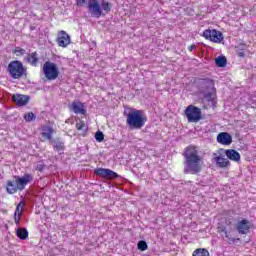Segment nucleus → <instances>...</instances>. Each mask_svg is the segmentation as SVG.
<instances>
[{"mask_svg":"<svg viewBox=\"0 0 256 256\" xmlns=\"http://www.w3.org/2000/svg\"><path fill=\"white\" fill-rule=\"evenodd\" d=\"M35 169L36 171H43V169H45V164H43L42 162H39L36 164Z\"/></svg>","mask_w":256,"mask_h":256,"instance_id":"obj_31","label":"nucleus"},{"mask_svg":"<svg viewBox=\"0 0 256 256\" xmlns=\"http://www.w3.org/2000/svg\"><path fill=\"white\" fill-rule=\"evenodd\" d=\"M188 123H199L201 121V110L199 107L189 105L185 110Z\"/></svg>","mask_w":256,"mask_h":256,"instance_id":"obj_8","label":"nucleus"},{"mask_svg":"<svg viewBox=\"0 0 256 256\" xmlns=\"http://www.w3.org/2000/svg\"><path fill=\"white\" fill-rule=\"evenodd\" d=\"M126 123L130 129H141L147 123V116L143 111L133 109L127 114Z\"/></svg>","mask_w":256,"mask_h":256,"instance_id":"obj_4","label":"nucleus"},{"mask_svg":"<svg viewBox=\"0 0 256 256\" xmlns=\"http://www.w3.org/2000/svg\"><path fill=\"white\" fill-rule=\"evenodd\" d=\"M192 256H210V254L209 250L205 248H198L193 252Z\"/></svg>","mask_w":256,"mask_h":256,"instance_id":"obj_24","label":"nucleus"},{"mask_svg":"<svg viewBox=\"0 0 256 256\" xmlns=\"http://www.w3.org/2000/svg\"><path fill=\"white\" fill-rule=\"evenodd\" d=\"M55 133V129L52 128L51 125H44L41 127V137L42 141H53V134Z\"/></svg>","mask_w":256,"mask_h":256,"instance_id":"obj_12","label":"nucleus"},{"mask_svg":"<svg viewBox=\"0 0 256 256\" xmlns=\"http://www.w3.org/2000/svg\"><path fill=\"white\" fill-rule=\"evenodd\" d=\"M27 62L32 65V67H37V65H39V56L37 55V52L28 54Z\"/></svg>","mask_w":256,"mask_h":256,"instance_id":"obj_19","label":"nucleus"},{"mask_svg":"<svg viewBox=\"0 0 256 256\" xmlns=\"http://www.w3.org/2000/svg\"><path fill=\"white\" fill-rule=\"evenodd\" d=\"M236 229L240 235H247L251 229V222L247 219L240 220L236 225Z\"/></svg>","mask_w":256,"mask_h":256,"instance_id":"obj_13","label":"nucleus"},{"mask_svg":"<svg viewBox=\"0 0 256 256\" xmlns=\"http://www.w3.org/2000/svg\"><path fill=\"white\" fill-rule=\"evenodd\" d=\"M217 141L220 145H231L233 143V137L227 132H221L217 136Z\"/></svg>","mask_w":256,"mask_h":256,"instance_id":"obj_16","label":"nucleus"},{"mask_svg":"<svg viewBox=\"0 0 256 256\" xmlns=\"http://www.w3.org/2000/svg\"><path fill=\"white\" fill-rule=\"evenodd\" d=\"M88 11L92 17H105L111 12V3L106 0H90L88 2Z\"/></svg>","mask_w":256,"mask_h":256,"instance_id":"obj_3","label":"nucleus"},{"mask_svg":"<svg viewBox=\"0 0 256 256\" xmlns=\"http://www.w3.org/2000/svg\"><path fill=\"white\" fill-rule=\"evenodd\" d=\"M204 99H206L208 102L215 101V92H207L204 94Z\"/></svg>","mask_w":256,"mask_h":256,"instance_id":"obj_27","label":"nucleus"},{"mask_svg":"<svg viewBox=\"0 0 256 256\" xmlns=\"http://www.w3.org/2000/svg\"><path fill=\"white\" fill-rule=\"evenodd\" d=\"M185 172L195 175L201 173L203 167V156L199 155V150L195 146H189L184 151Z\"/></svg>","mask_w":256,"mask_h":256,"instance_id":"obj_1","label":"nucleus"},{"mask_svg":"<svg viewBox=\"0 0 256 256\" xmlns=\"http://www.w3.org/2000/svg\"><path fill=\"white\" fill-rule=\"evenodd\" d=\"M57 43L59 47H67L71 43V37L62 30L58 33Z\"/></svg>","mask_w":256,"mask_h":256,"instance_id":"obj_15","label":"nucleus"},{"mask_svg":"<svg viewBox=\"0 0 256 256\" xmlns=\"http://www.w3.org/2000/svg\"><path fill=\"white\" fill-rule=\"evenodd\" d=\"M33 181V175L26 173L22 177L14 176L13 180H8L6 183V191L9 195H14L17 191H23L29 183Z\"/></svg>","mask_w":256,"mask_h":256,"instance_id":"obj_2","label":"nucleus"},{"mask_svg":"<svg viewBox=\"0 0 256 256\" xmlns=\"http://www.w3.org/2000/svg\"><path fill=\"white\" fill-rule=\"evenodd\" d=\"M50 145H53L55 151L61 152L65 149V144L60 140H52Z\"/></svg>","mask_w":256,"mask_h":256,"instance_id":"obj_22","label":"nucleus"},{"mask_svg":"<svg viewBox=\"0 0 256 256\" xmlns=\"http://www.w3.org/2000/svg\"><path fill=\"white\" fill-rule=\"evenodd\" d=\"M76 129H78V131H83V129H85V124L83 122L77 123Z\"/></svg>","mask_w":256,"mask_h":256,"instance_id":"obj_33","label":"nucleus"},{"mask_svg":"<svg viewBox=\"0 0 256 256\" xmlns=\"http://www.w3.org/2000/svg\"><path fill=\"white\" fill-rule=\"evenodd\" d=\"M76 4L78 7H83V5H87V0H76Z\"/></svg>","mask_w":256,"mask_h":256,"instance_id":"obj_34","label":"nucleus"},{"mask_svg":"<svg viewBox=\"0 0 256 256\" xmlns=\"http://www.w3.org/2000/svg\"><path fill=\"white\" fill-rule=\"evenodd\" d=\"M193 49H195V45L194 44H192L191 46L188 47L189 51H193Z\"/></svg>","mask_w":256,"mask_h":256,"instance_id":"obj_35","label":"nucleus"},{"mask_svg":"<svg viewBox=\"0 0 256 256\" xmlns=\"http://www.w3.org/2000/svg\"><path fill=\"white\" fill-rule=\"evenodd\" d=\"M16 235H17L18 239L25 241V239H28V237H29V231H27V228H17Z\"/></svg>","mask_w":256,"mask_h":256,"instance_id":"obj_20","label":"nucleus"},{"mask_svg":"<svg viewBox=\"0 0 256 256\" xmlns=\"http://www.w3.org/2000/svg\"><path fill=\"white\" fill-rule=\"evenodd\" d=\"M8 73L12 79H21L27 73V69L23 66V62L14 60L8 64Z\"/></svg>","mask_w":256,"mask_h":256,"instance_id":"obj_5","label":"nucleus"},{"mask_svg":"<svg viewBox=\"0 0 256 256\" xmlns=\"http://www.w3.org/2000/svg\"><path fill=\"white\" fill-rule=\"evenodd\" d=\"M69 108L73 113L76 115H85L87 113V110L85 109V104L79 102V101H74L70 104Z\"/></svg>","mask_w":256,"mask_h":256,"instance_id":"obj_14","label":"nucleus"},{"mask_svg":"<svg viewBox=\"0 0 256 256\" xmlns=\"http://www.w3.org/2000/svg\"><path fill=\"white\" fill-rule=\"evenodd\" d=\"M24 119L28 123H31V121H33V119H35V114L33 112H29L28 114L24 115Z\"/></svg>","mask_w":256,"mask_h":256,"instance_id":"obj_30","label":"nucleus"},{"mask_svg":"<svg viewBox=\"0 0 256 256\" xmlns=\"http://www.w3.org/2000/svg\"><path fill=\"white\" fill-rule=\"evenodd\" d=\"M95 139L96 141H98V143H102V141L105 139V135L103 134V132L98 131L95 134Z\"/></svg>","mask_w":256,"mask_h":256,"instance_id":"obj_29","label":"nucleus"},{"mask_svg":"<svg viewBox=\"0 0 256 256\" xmlns=\"http://www.w3.org/2000/svg\"><path fill=\"white\" fill-rule=\"evenodd\" d=\"M147 248H148L147 242H145L144 240H140V241L138 242V249H139L140 251H147Z\"/></svg>","mask_w":256,"mask_h":256,"instance_id":"obj_28","label":"nucleus"},{"mask_svg":"<svg viewBox=\"0 0 256 256\" xmlns=\"http://www.w3.org/2000/svg\"><path fill=\"white\" fill-rule=\"evenodd\" d=\"M203 37L212 43H221L224 39L223 33L215 29H208L203 32Z\"/></svg>","mask_w":256,"mask_h":256,"instance_id":"obj_10","label":"nucleus"},{"mask_svg":"<svg viewBox=\"0 0 256 256\" xmlns=\"http://www.w3.org/2000/svg\"><path fill=\"white\" fill-rule=\"evenodd\" d=\"M43 73L48 81H55L59 77V67L53 62H45L43 65Z\"/></svg>","mask_w":256,"mask_h":256,"instance_id":"obj_7","label":"nucleus"},{"mask_svg":"<svg viewBox=\"0 0 256 256\" xmlns=\"http://www.w3.org/2000/svg\"><path fill=\"white\" fill-rule=\"evenodd\" d=\"M218 233L222 237H225L228 241L235 242V236H233V228H231V222L226 221L224 224L219 223L218 224Z\"/></svg>","mask_w":256,"mask_h":256,"instance_id":"obj_9","label":"nucleus"},{"mask_svg":"<svg viewBox=\"0 0 256 256\" xmlns=\"http://www.w3.org/2000/svg\"><path fill=\"white\" fill-rule=\"evenodd\" d=\"M225 155L227 156V159H230V161H234L235 163H239V161H241V154H239L237 150H225Z\"/></svg>","mask_w":256,"mask_h":256,"instance_id":"obj_17","label":"nucleus"},{"mask_svg":"<svg viewBox=\"0 0 256 256\" xmlns=\"http://www.w3.org/2000/svg\"><path fill=\"white\" fill-rule=\"evenodd\" d=\"M94 173L95 175H98L99 177H104L105 179H117L119 177V174H117V172L106 168H97L94 170Z\"/></svg>","mask_w":256,"mask_h":256,"instance_id":"obj_11","label":"nucleus"},{"mask_svg":"<svg viewBox=\"0 0 256 256\" xmlns=\"http://www.w3.org/2000/svg\"><path fill=\"white\" fill-rule=\"evenodd\" d=\"M225 154V149H218L213 153V161L216 163V166L220 169H227V167H231V161H229Z\"/></svg>","mask_w":256,"mask_h":256,"instance_id":"obj_6","label":"nucleus"},{"mask_svg":"<svg viewBox=\"0 0 256 256\" xmlns=\"http://www.w3.org/2000/svg\"><path fill=\"white\" fill-rule=\"evenodd\" d=\"M198 83L202 89H209V87H213V80L209 78L200 79Z\"/></svg>","mask_w":256,"mask_h":256,"instance_id":"obj_21","label":"nucleus"},{"mask_svg":"<svg viewBox=\"0 0 256 256\" xmlns=\"http://www.w3.org/2000/svg\"><path fill=\"white\" fill-rule=\"evenodd\" d=\"M14 222L17 225V227H19V225L21 223V215L14 214Z\"/></svg>","mask_w":256,"mask_h":256,"instance_id":"obj_32","label":"nucleus"},{"mask_svg":"<svg viewBox=\"0 0 256 256\" xmlns=\"http://www.w3.org/2000/svg\"><path fill=\"white\" fill-rule=\"evenodd\" d=\"M13 101L16 103V105H19V107H23V105L29 103V96L23 94H14Z\"/></svg>","mask_w":256,"mask_h":256,"instance_id":"obj_18","label":"nucleus"},{"mask_svg":"<svg viewBox=\"0 0 256 256\" xmlns=\"http://www.w3.org/2000/svg\"><path fill=\"white\" fill-rule=\"evenodd\" d=\"M217 67H227V58L225 56H219L215 59Z\"/></svg>","mask_w":256,"mask_h":256,"instance_id":"obj_23","label":"nucleus"},{"mask_svg":"<svg viewBox=\"0 0 256 256\" xmlns=\"http://www.w3.org/2000/svg\"><path fill=\"white\" fill-rule=\"evenodd\" d=\"M24 207H25V202L21 201V202L17 205L14 215H23V209H24Z\"/></svg>","mask_w":256,"mask_h":256,"instance_id":"obj_26","label":"nucleus"},{"mask_svg":"<svg viewBox=\"0 0 256 256\" xmlns=\"http://www.w3.org/2000/svg\"><path fill=\"white\" fill-rule=\"evenodd\" d=\"M12 53L14 55H16V57H23V55H25V53H27V51L19 46L15 47L14 50L12 51Z\"/></svg>","mask_w":256,"mask_h":256,"instance_id":"obj_25","label":"nucleus"}]
</instances>
